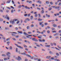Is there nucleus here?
<instances>
[{"instance_id":"nucleus-1","label":"nucleus","mask_w":61,"mask_h":61,"mask_svg":"<svg viewBox=\"0 0 61 61\" xmlns=\"http://www.w3.org/2000/svg\"><path fill=\"white\" fill-rule=\"evenodd\" d=\"M21 6H22V7H25L26 9H30V8L28 7H27V6H24L23 5H22Z\"/></svg>"},{"instance_id":"nucleus-2","label":"nucleus","mask_w":61,"mask_h":61,"mask_svg":"<svg viewBox=\"0 0 61 61\" xmlns=\"http://www.w3.org/2000/svg\"><path fill=\"white\" fill-rule=\"evenodd\" d=\"M16 60H18V61H20L21 60H22L21 58L20 57L18 56V57H16L15 58Z\"/></svg>"},{"instance_id":"nucleus-3","label":"nucleus","mask_w":61,"mask_h":61,"mask_svg":"<svg viewBox=\"0 0 61 61\" xmlns=\"http://www.w3.org/2000/svg\"><path fill=\"white\" fill-rule=\"evenodd\" d=\"M9 55H10L11 54H10V53L9 52H8L6 54V55L7 56H8V57L9 58V57H10V55H9Z\"/></svg>"},{"instance_id":"nucleus-4","label":"nucleus","mask_w":61,"mask_h":61,"mask_svg":"<svg viewBox=\"0 0 61 61\" xmlns=\"http://www.w3.org/2000/svg\"><path fill=\"white\" fill-rule=\"evenodd\" d=\"M15 45H16V46H17V47H19V48H21V49H23V47L20 46H18V45L17 44H15Z\"/></svg>"},{"instance_id":"nucleus-5","label":"nucleus","mask_w":61,"mask_h":61,"mask_svg":"<svg viewBox=\"0 0 61 61\" xmlns=\"http://www.w3.org/2000/svg\"><path fill=\"white\" fill-rule=\"evenodd\" d=\"M6 16L5 17V19H6V18L8 20H9V17L8 16V15H6Z\"/></svg>"},{"instance_id":"nucleus-6","label":"nucleus","mask_w":61,"mask_h":61,"mask_svg":"<svg viewBox=\"0 0 61 61\" xmlns=\"http://www.w3.org/2000/svg\"><path fill=\"white\" fill-rule=\"evenodd\" d=\"M24 52H25V53H20V55H26V52H25V51H24Z\"/></svg>"},{"instance_id":"nucleus-7","label":"nucleus","mask_w":61,"mask_h":61,"mask_svg":"<svg viewBox=\"0 0 61 61\" xmlns=\"http://www.w3.org/2000/svg\"><path fill=\"white\" fill-rule=\"evenodd\" d=\"M10 23H11V24L12 25H13V24H14V23H15V22L14 21V20H13L12 21V20H11L10 21Z\"/></svg>"},{"instance_id":"nucleus-8","label":"nucleus","mask_w":61,"mask_h":61,"mask_svg":"<svg viewBox=\"0 0 61 61\" xmlns=\"http://www.w3.org/2000/svg\"><path fill=\"white\" fill-rule=\"evenodd\" d=\"M10 59V58H7L6 59L5 57H4V60H5H5H7V59Z\"/></svg>"},{"instance_id":"nucleus-9","label":"nucleus","mask_w":61,"mask_h":61,"mask_svg":"<svg viewBox=\"0 0 61 61\" xmlns=\"http://www.w3.org/2000/svg\"><path fill=\"white\" fill-rule=\"evenodd\" d=\"M60 7V6H56V7H55V8H56V9H58V11H59V10H60V9H59Z\"/></svg>"},{"instance_id":"nucleus-10","label":"nucleus","mask_w":61,"mask_h":61,"mask_svg":"<svg viewBox=\"0 0 61 61\" xmlns=\"http://www.w3.org/2000/svg\"><path fill=\"white\" fill-rule=\"evenodd\" d=\"M38 2L39 4H42V2L40 0H38Z\"/></svg>"},{"instance_id":"nucleus-11","label":"nucleus","mask_w":61,"mask_h":61,"mask_svg":"<svg viewBox=\"0 0 61 61\" xmlns=\"http://www.w3.org/2000/svg\"><path fill=\"white\" fill-rule=\"evenodd\" d=\"M54 15L55 16H56L57 15H59V14L58 13H57L56 14H54Z\"/></svg>"},{"instance_id":"nucleus-12","label":"nucleus","mask_w":61,"mask_h":61,"mask_svg":"<svg viewBox=\"0 0 61 61\" xmlns=\"http://www.w3.org/2000/svg\"><path fill=\"white\" fill-rule=\"evenodd\" d=\"M52 26L54 27H56V26H57V25H56V24H54L52 25Z\"/></svg>"},{"instance_id":"nucleus-13","label":"nucleus","mask_w":61,"mask_h":61,"mask_svg":"<svg viewBox=\"0 0 61 61\" xmlns=\"http://www.w3.org/2000/svg\"><path fill=\"white\" fill-rule=\"evenodd\" d=\"M10 2H11V0H8L7 1V2H6V4H7V3H10Z\"/></svg>"},{"instance_id":"nucleus-14","label":"nucleus","mask_w":61,"mask_h":61,"mask_svg":"<svg viewBox=\"0 0 61 61\" xmlns=\"http://www.w3.org/2000/svg\"><path fill=\"white\" fill-rule=\"evenodd\" d=\"M23 34L25 35V36H27L28 35V34L25 32L23 33Z\"/></svg>"},{"instance_id":"nucleus-15","label":"nucleus","mask_w":61,"mask_h":61,"mask_svg":"<svg viewBox=\"0 0 61 61\" xmlns=\"http://www.w3.org/2000/svg\"><path fill=\"white\" fill-rule=\"evenodd\" d=\"M27 21H30V20L29 18H27L25 19V21H27Z\"/></svg>"},{"instance_id":"nucleus-16","label":"nucleus","mask_w":61,"mask_h":61,"mask_svg":"<svg viewBox=\"0 0 61 61\" xmlns=\"http://www.w3.org/2000/svg\"><path fill=\"white\" fill-rule=\"evenodd\" d=\"M46 16H47L48 17H50V15H48L47 14H46Z\"/></svg>"},{"instance_id":"nucleus-17","label":"nucleus","mask_w":61,"mask_h":61,"mask_svg":"<svg viewBox=\"0 0 61 61\" xmlns=\"http://www.w3.org/2000/svg\"><path fill=\"white\" fill-rule=\"evenodd\" d=\"M18 32L19 33H20V34H22L23 33V32H22V31H18Z\"/></svg>"},{"instance_id":"nucleus-18","label":"nucleus","mask_w":61,"mask_h":61,"mask_svg":"<svg viewBox=\"0 0 61 61\" xmlns=\"http://www.w3.org/2000/svg\"><path fill=\"white\" fill-rule=\"evenodd\" d=\"M55 61H60V60L59 59H54Z\"/></svg>"},{"instance_id":"nucleus-19","label":"nucleus","mask_w":61,"mask_h":61,"mask_svg":"<svg viewBox=\"0 0 61 61\" xmlns=\"http://www.w3.org/2000/svg\"><path fill=\"white\" fill-rule=\"evenodd\" d=\"M42 19H41L40 18H39L38 19V20L39 21H42Z\"/></svg>"},{"instance_id":"nucleus-20","label":"nucleus","mask_w":61,"mask_h":61,"mask_svg":"<svg viewBox=\"0 0 61 61\" xmlns=\"http://www.w3.org/2000/svg\"><path fill=\"white\" fill-rule=\"evenodd\" d=\"M9 50H11L12 49V47L11 46L10 47V48L9 49Z\"/></svg>"},{"instance_id":"nucleus-21","label":"nucleus","mask_w":61,"mask_h":61,"mask_svg":"<svg viewBox=\"0 0 61 61\" xmlns=\"http://www.w3.org/2000/svg\"><path fill=\"white\" fill-rule=\"evenodd\" d=\"M41 13V14H44V11L43 10H42Z\"/></svg>"},{"instance_id":"nucleus-22","label":"nucleus","mask_w":61,"mask_h":61,"mask_svg":"<svg viewBox=\"0 0 61 61\" xmlns=\"http://www.w3.org/2000/svg\"><path fill=\"white\" fill-rule=\"evenodd\" d=\"M30 19H31V20H32V19H33V16H31L30 17Z\"/></svg>"},{"instance_id":"nucleus-23","label":"nucleus","mask_w":61,"mask_h":61,"mask_svg":"<svg viewBox=\"0 0 61 61\" xmlns=\"http://www.w3.org/2000/svg\"><path fill=\"white\" fill-rule=\"evenodd\" d=\"M46 4H47V5H48V4H49V2L48 1H46Z\"/></svg>"},{"instance_id":"nucleus-24","label":"nucleus","mask_w":61,"mask_h":61,"mask_svg":"<svg viewBox=\"0 0 61 61\" xmlns=\"http://www.w3.org/2000/svg\"><path fill=\"white\" fill-rule=\"evenodd\" d=\"M42 37V36H38V38H40V39H41V37Z\"/></svg>"},{"instance_id":"nucleus-25","label":"nucleus","mask_w":61,"mask_h":61,"mask_svg":"<svg viewBox=\"0 0 61 61\" xmlns=\"http://www.w3.org/2000/svg\"><path fill=\"white\" fill-rule=\"evenodd\" d=\"M26 56H28V57H31V56H30V55H28V54H26Z\"/></svg>"},{"instance_id":"nucleus-26","label":"nucleus","mask_w":61,"mask_h":61,"mask_svg":"<svg viewBox=\"0 0 61 61\" xmlns=\"http://www.w3.org/2000/svg\"><path fill=\"white\" fill-rule=\"evenodd\" d=\"M43 23V22H40L39 23V25H42V23Z\"/></svg>"},{"instance_id":"nucleus-27","label":"nucleus","mask_w":61,"mask_h":61,"mask_svg":"<svg viewBox=\"0 0 61 61\" xmlns=\"http://www.w3.org/2000/svg\"><path fill=\"white\" fill-rule=\"evenodd\" d=\"M50 57H51V56H47L46 58H50Z\"/></svg>"},{"instance_id":"nucleus-28","label":"nucleus","mask_w":61,"mask_h":61,"mask_svg":"<svg viewBox=\"0 0 61 61\" xmlns=\"http://www.w3.org/2000/svg\"><path fill=\"white\" fill-rule=\"evenodd\" d=\"M31 15V14L29 13L28 15H27L28 16V17H30V15Z\"/></svg>"},{"instance_id":"nucleus-29","label":"nucleus","mask_w":61,"mask_h":61,"mask_svg":"<svg viewBox=\"0 0 61 61\" xmlns=\"http://www.w3.org/2000/svg\"><path fill=\"white\" fill-rule=\"evenodd\" d=\"M30 27H34V25H33V24L31 25Z\"/></svg>"},{"instance_id":"nucleus-30","label":"nucleus","mask_w":61,"mask_h":61,"mask_svg":"<svg viewBox=\"0 0 61 61\" xmlns=\"http://www.w3.org/2000/svg\"><path fill=\"white\" fill-rule=\"evenodd\" d=\"M0 21H3V19H2V18H0Z\"/></svg>"},{"instance_id":"nucleus-31","label":"nucleus","mask_w":61,"mask_h":61,"mask_svg":"<svg viewBox=\"0 0 61 61\" xmlns=\"http://www.w3.org/2000/svg\"><path fill=\"white\" fill-rule=\"evenodd\" d=\"M21 7V5H20L19 6H18V8H20Z\"/></svg>"},{"instance_id":"nucleus-32","label":"nucleus","mask_w":61,"mask_h":61,"mask_svg":"<svg viewBox=\"0 0 61 61\" xmlns=\"http://www.w3.org/2000/svg\"><path fill=\"white\" fill-rule=\"evenodd\" d=\"M10 33H13L14 34H17V33L16 32H12Z\"/></svg>"},{"instance_id":"nucleus-33","label":"nucleus","mask_w":61,"mask_h":61,"mask_svg":"<svg viewBox=\"0 0 61 61\" xmlns=\"http://www.w3.org/2000/svg\"><path fill=\"white\" fill-rule=\"evenodd\" d=\"M2 56H5H5H6V55L3 54L2 55Z\"/></svg>"},{"instance_id":"nucleus-34","label":"nucleus","mask_w":61,"mask_h":61,"mask_svg":"<svg viewBox=\"0 0 61 61\" xmlns=\"http://www.w3.org/2000/svg\"><path fill=\"white\" fill-rule=\"evenodd\" d=\"M23 46L24 47H27V46H26L25 45H23Z\"/></svg>"},{"instance_id":"nucleus-35","label":"nucleus","mask_w":61,"mask_h":61,"mask_svg":"<svg viewBox=\"0 0 61 61\" xmlns=\"http://www.w3.org/2000/svg\"><path fill=\"white\" fill-rule=\"evenodd\" d=\"M49 53L50 54H53V52H52L51 51H50Z\"/></svg>"},{"instance_id":"nucleus-36","label":"nucleus","mask_w":61,"mask_h":61,"mask_svg":"<svg viewBox=\"0 0 61 61\" xmlns=\"http://www.w3.org/2000/svg\"><path fill=\"white\" fill-rule=\"evenodd\" d=\"M24 16H27V14H25L24 15Z\"/></svg>"},{"instance_id":"nucleus-37","label":"nucleus","mask_w":61,"mask_h":61,"mask_svg":"<svg viewBox=\"0 0 61 61\" xmlns=\"http://www.w3.org/2000/svg\"><path fill=\"white\" fill-rule=\"evenodd\" d=\"M10 40V38H8L7 39H6V41H9Z\"/></svg>"},{"instance_id":"nucleus-38","label":"nucleus","mask_w":61,"mask_h":61,"mask_svg":"<svg viewBox=\"0 0 61 61\" xmlns=\"http://www.w3.org/2000/svg\"><path fill=\"white\" fill-rule=\"evenodd\" d=\"M51 9H52V8H51V7L49 8L48 9V10H51Z\"/></svg>"},{"instance_id":"nucleus-39","label":"nucleus","mask_w":61,"mask_h":61,"mask_svg":"<svg viewBox=\"0 0 61 61\" xmlns=\"http://www.w3.org/2000/svg\"><path fill=\"white\" fill-rule=\"evenodd\" d=\"M10 43V41H8L7 42V44H9Z\"/></svg>"},{"instance_id":"nucleus-40","label":"nucleus","mask_w":61,"mask_h":61,"mask_svg":"<svg viewBox=\"0 0 61 61\" xmlns=\"http://www.w3.org/2000/svg\"><path fill=\"white\" fill-rule=\"evenodd\" d=\"M41 26L42 27H44V25H43V24H42L41 25Z\"/></svg>"},{"instance_id":"nucleus-41","label":"nucleus","mask_w":61,"mask_h":61,"mask_svg":"<svg viewBox=\"0 0 61 61\" xmlns=\"http://www.w3.org/2000/svg\"><path fill=\"white\" fill-rule=\"evenodd\" d=\"M27 29H29V26H27Z\"/></svg>"},{"instance_id":"nucleus-42","label":"nucleus","mask_w":61,"mask_h":61,"mask_svg":"<svg viewBox=\"0 0 61 61\" xmlns=\"http://www.w3.org/2000/svg\"><path fill=\"white\" fill-rule=\"evenodd\" d=\"M56 54L57 55V56H59V54L58 53H56Z\"/></svg>"},{"instance_id":"nucleus-43","label":"nucleus","mask_w":61,"mask_h":61,"mask_svg":"<svg viewBox=\"0 0 61 61\" xmlns=\"http://www.w3.org/2000/svg\"><path fill=\"white\" fill-rule=\"evenodd\" d=\"M52 30H55V29L54 28H51Z\"/></svg>"},{"instance_id":"nucleus-44","label":"nucleus","mask_w":61,"mask_h":61,"mask_svg":"<svg viewBox=\"0 0 61 61\" xmlns=\"http://www.w3.org/2000/svg\"><path fill=\"white\" fill-rule=\"evenodd\" d=\"M18 49V48H16V52H17V51H18V50L17 49Z\"/></svg>"},{"instance_id":"nucleus-45","label":"nucleus","mask_w":61,"mask_h":61,"mask_svg":"<svg viewBox=\"0 0 61 61\" xmlns=\"http://www.w3.org/2000/svg\"><path fill=\"white\" fill-rule=\"evenodd\" d=\"M53 44L54 45V46H56V43L55 42L53 43Z\"/></svg>"},{"instance_id":"nucleus-46","label":"nucleus","mask_w":61,"mask_h":61,"mask_svg":"<svg viewBox=\"0 0 61 61\" xmlns=\"http://www.w3.org/2000/svg\"><path fill=\"white\" fill-rule=\"evenodd\" d=\"M37 15H38L37 14H36L35 15V16L36 17H37Z\"/></svg>"},{"instance_id":"nucleus-47","label":"nucleus","mask_w":61,"mask_h":61,"mask_svg":"<svg viewBox=\"0 0 61 61\" xmlns=\"http://www.w3.org/2000/svg\"><path fill=\"white\" fill-rule=\"evenodd\" d=\"M47 33H48V34H49L50 33V31L49 30H48L47 31Z\"/></svg>"},{"instance_id":"nucleus-48","label":"nucleus","mask_w":61,"mask_h":61,"mask_svg":"<svg viewBox=\"0 0 61 61\" xmlns=\"http://www.w3.org/2000/svg\"><path fill=\"white\" fill-rule=\"evenodd\" d=\"M58 33L55 34H54V36H56V35H58Z\"/></svg>"},{"instance_id":"nucleus-49","label":"nucleus","mask_w":61,"mask_h":61,"mask_svg":"<svg viewBox=\"0 0 61 61\" xmlns=\"http://www.w3.org/2000/svg\"><path fill=\"white\" fill-rule=\"evenodd\" d=\"M38 15H39V17H41V15H40V14H38Z\"/></svg>"},{"instance_id":"nucleus-50","label":"nucleus","mask_w":61,"mask_h":61,"mask_svg":"<svg viewBox=\"0 0 61 61\" xmlns=\"http://www.w3.org/2000/svg\"><path fill=\"white\" fill-rule=\"evenodd\" d=\"M39 42H42V40L41 39H39Z\"/></svg>"},{"instance_id":"nucleus-51","label":"nucleus","mask_w":61,"mask_h":61,"mask_svg":"<svg viewBox=\"0 0 61 61\" xmlns=\"http://www.w3.org/2000/svg\"><path fill=\"white\" fill-rule=\"evenodd\" d=\"M42 42H45V39H43L42 40Z\"/></svg>"},{"instance_id":"nucleus-52","label":"nucleus","mask_w":61,"mask_h":61,"mask_svg":"<svg viewBox=\"0 0 61 61\" xmlns=\"http://www.w3.org/2000/svg\"><path fill=\"white\" fill-rule=\"evenodd\" d=\"M28 34H31V32H28Z\"/></svg>"},{"instance_id":"nucleus-53","label":"nucleus","mask_w":61,"mask_h":61,"mask_svg":"<svg viewBox=\"0 0 61 61\" xmlns=\"http://www.w3.org/2000/svg\"><path fill=\"white\" fill-rule=\"evenodd\" d=\"M34 13V12L33 11H30V13H31V14H33Z\"/></svg>"},{"instance_id":"nucleus-54","label":"nucleus","mask_w":61,"mask_h":61,"mask_svg":"<svg viewBox=\"0 0 61 61\" xmlns=\"http://www.w3.org/2000/svg\"><path fill=\"white\" fill-rule=\"evenodd\" d=\"M13 12H14V10H12L11 11V12L12 13H13Z\"/></svg>"},{"instance_id":"nucleus-55","label":"nucleus","mask_w":61,"mask_h":61,"mask_svg":"<svg viewBox=\"0 0 61 61\" xmlns=\"http://www.w3.org/2000/svg\"><path fill=\"white\" fill-rule=\"evenodd\" d=\"M12 26H12V25H10L9 26L10 27H12Z\"/></svg>"},{"instance_id":"nucleus-56","label":"nucleus","mask_w":61,"mask_h":61,"mask_svg":"<svg viewBox=\"0 0 61 61\" xmlns=\"http://www.w3.org/2000/svg\"><path fill=\"white\" fill-rule=\"evenodd\" d=\"M35 39H35V38H33L32 39V40H33V41H35Z\"/></svg>"},{"instance_id":"nucleus-57","label":"nucleus","mask_w":61,"mask_h":61,"mask_svg":"<svg viewBox=\"0 0 61 61\" xmlns=\"http://www.w3.org/2000/svg\"><path fill=\"white\" fill-rule=\"evenodd\" d=\"M54 58L53 57H51V60H54Z\"/></svg>"},{"instance_id":"nucleus-58","label":"nucleus","mask_w":61,"mask_h":61,"mask_svg":"<svg viewBox=\"0 0 61 61\" xmlns=\"http://www.w3.org/2000/svg\"><path fill=\"white\" fill-rule=\"evenodd\" d=\"M47 24H48V23H45L44 24V25H47Z\"/></svg>"},{"instance_id":"nucleus-59","label":"nucleus","mask_w":61,"mask_h":61,"mask_svg":"<svg viewBox=\"0 0 61 61\" xmlns=\"http://www.w3.org/2000/svg\"><path fill=\"white\" fill-rule=\"evenodd\" d=\"M11 8H12V9H14V7H13L12 6H11Z\"/></svg>"},{"instance_id":"nucleus-60","label":"nucleus","mask_w":61,"mask_h":61,"mask_svg":"<svg viewBox=\"0 0 61 61\" xmlns=\"http://www.w3.org/2000/svg\"><path fill=\"white\" fill-rule=\"evenodd\" d=\"M15 29L16 30H18V28L17 27H16L15 28Z\"/></svg>"},{"instance_id":"nucleus-61","label":"nucleus","mask_w":61,"mask_h":61,"mask_svg":"<svg viewBox=\"0 0 61 61\" xmlns=\"http://www.w3.org/2000/svg\"><path fill=\"white\" fill-rule=\"evenodd\" d=\"M6 7L7 8H8V9H10V8L9 7Z\"/></svg>"},{"instance_id":"nucleus-62","label":"nucleus","mask_w":61,"mask_h":61,"mask_svg":"<svg viewBox=\"0 0 61 61\" xmlns=\"http://www.w3.org/2000/svg\"><path fill=\"white\" fill-rule=\"evenodd\" d=\"M56 39H57L58 38V36H56Z\"/></svg>"},{"instance_id":"nucleus-63","label":"nucleus","mask_w":61,"mask_h":61,"mask_svg":"<svg viewBox=\"0 0 61 61\" xmlns=\"http://www.w3.org/2000/svg\"><path fill=\"white\" fill-rule=\"evenodd\" d=\"M51 45L52 46H53V44L52 43H50Z\"/></svg>"},{"instance_id":"nucleus-64","label":"nucleus","mask_w":61,"mask_h":61,"mask_svg":"<svg viewBox=\"0 0 61 61\" xmlns=\"http://www.w3.org/2000/svg\"><path fill=\"white\" fill-rule=\"evenodd\" d=\"M12 2L13 3V4H15V3L14 2V1L13 0H12Z\"/></svg>"}]
</instances>
